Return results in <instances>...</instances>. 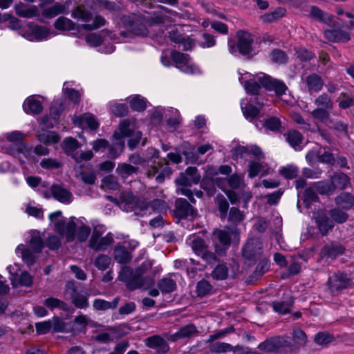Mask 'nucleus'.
Masks as SVG:
<instances>
[{
  "instance_id": "f257e3e1",
  "label": "nucleus",
  "mask_w": 354,
  "mask_h": 354,
  "mask_svg": "<svg viewBox=\"0 0 354 354\" xmlns=\"http://www.w3.org/2000/svg\"><path fill=\"white\" fill-rule=\"evenodd\" d=\"M307 342L306 333L300 328H295L292 337L276 336L259 345V348L265 352L291 353L304 346Z\"/></svg>"
},
{
  "instance_id": "f03ea898",
  "label": "nucleus",
  "mask_w": 354,
  "mask_h": 354,
  "mask_svg": "<svg viewBox=\"0 0 354 354\" xmlns=\"http://www.w3.org/2000/svg\"><path fill=\"white\" fill-rule=\"evenodd\" d=\"M239 74L240 75L239 82L248 93L257 94L261 86L268 91H274L278 96L284 95L288 90L287 86L282 81L273 79L265 74L255 76L248 72L241 73L240 71Z\"/></svg>"
},
{
  "instance_id": "7ed1b4c3",
  "label": "nucleus",
  "mask_w": 354,
  "mask_h": 354,
  "mask_svg": "<svg viewBox=\"0 0 354 354\" xmlns=\"http://www.w3.org/2000/svg\"><path fill=\"white\" fill-rule=\"evenodd\" d=\"M62 215L61 211H56L49 215L50 222L55 223V232L65 236L68 242L74 241L75 237L80 242L85 241L91 234L90 227L83 223L77 226L74 217L71 218L68 222L62 219L56 221Z\"/></svg>"
},
{
  "instance_id": "20e7f679",
  "label": "nucleus",
  "mask_w": 354,
  "mask_h": 354,
  "mask_svg": "<svg viewBox=\"0 0 354 354\" xmlns=\"http://www.w3.org/2000/svg\"><path fill=\"white\" fill-rule=\"evenodd\" d=\"M71 17L82 22V29L87 31L97 30L105 26L106 23V19L102 16L92 12L82 4L77 5L73 8Z\"/></svg>"
},
{
  "instance_id": "39448f33",
  "label": "nucleus",
  "mask_w": 354,
  "mask_h": 354,
  "mask_svg": "<svg viewBox=\"0 0 354 354\" xmlns=\"http://www.w3.org/2000/svg\"><path fill=\"white\" fill-rule=\"evenodd\" d=\"M119 279L126 283L127 288L133 290L140 288H147L154 284L151 277L143 278L140 268L133 271L131 268L124 266L120 272Z\"/></svg>"
},
{
  "instance_id": "423d86ee",
  "label": "nucleus",
  "mask_w": 354,
  "mask_h": 354,
  "mask_svg": "<svg viewBox=\"0 0 354 354\" xmlns=\"http://www.w3.org/2000/svg\"><path fill=\"white\" fill-rule=\"evenodd\" d=\"M120 207L126 212H135L136 214H139L137 209H140V212L147 211L149 208L156 209L158 211L162 210L167 207L165 201L161 200H154L149 205L142 207L140 205V201L131 193H122L120 196ZM143 216L145 213H140Z\"/></svg>"
},
{
  "instance_id": "0eeeda50",
  "label": "nucleus",
  "mask_w": 354,
  "mask_h": 354,
  "mask_svg": "<svg viewBox=\"0 0 354 354\" xmlns=\"http://www.w3.org/2000/svg\"><path fill=\"white\" fill-rule=\"evenodd\" d=\"M171 59L176 64V68L184 73L196 75L201 73L200 68L193 63L187 54L173 51L170 57L163 53L161 56V62L164 66H169L171 64Z\"/></svg>"
},
{
  "instance_id": "6e6552de",
  "label": "nucleus",
  "mask_w": 354,
  "mask_h": 354,
  "mask_svg": "<svg viewBox=\"0 0 354 354\" xmlns=\"http://www.w3.org/2000/svg\"><path fill=\"white\" fill-rule=\"evenodd\" d=\"M134 127V121L131 122L129 120H124L120 122L118 131H116L113 134L115 140H122L126 137L129 138L128 145L131 150L138 146L142 138V133L140 131H136Z\"/></svg>"
},
{
  "instance_id": "1a4fd4ad",
  "label": "nucleus",
  "mask_w": 354,
  "mask_h": 354,
  "mask_svg": "<svg viewBox=\"0 0 354 354\" xmlns=\"http://www.w3.org/2000/svg\"><path fill=\"white\" fill-rule=\"evenodd\" d=\"M124 26L132 34L146 37L149 35L148 26L149 21L145 16L131 15L122 18Z\"/></svg>"
},
{
  "instance_id": "9d476101",
  "label": "nucleus",
  "mask_w": 354,
  "mask_h": 354,
  "mask_svg": "<svg viewBox=\"0 0 354 354\" xmlns=\"http://www.w3.org/2000/svg\"><path fill=\"white\" fill-rule=\"evenodd\" d=\"M106 228L103 225H96L93 228L91 237L89 240V247L95 251H104L113 243V235L109 232L104 236Z\"/></svg>"
},
{
  "instance_id": "9b49d317",
  "label": "nucleus",
  "mask_w": 354,
  "mask_h": 354,
  "mask_svg": "<svg viewBox=\"0 0 354 354\" xmlns=\"http://www.w3.org/2000/svg\"><path fill=\"white\" fill-rule=\"evenodd\" d=\"M186 243L189 245L194 252L200 256L208 264H214L216 261L215 255L208 251L207 246L203 239L198 235L193 234L187 239Z\"/></svg>"
},
{
  "instance_id": "f8f14e48",
  "label": "nucleus",
  "mask_w": 354,
  "mask_h": 354,
  "mask_svg": "<svg viewBox=\"0 0 354 354\" xmlns=\"http://www.w3.org/2000/svg\"><path fill=\"white\" fill-rule=\"evenodd\" d=\"M238 44L236 46L232 41H228L229 50L231 53L239 51L242 55H248L252 50V43L253 41V36L248 32L240 30L237 32Z\"/></svg>"
},
{
  "instance_id": "ddd939ff",
  "label": "nucleus",
  "mask_w": 354,
  "mask_h": 354,
  "mask_svg": "<svg viewBox=\"0 0 354 354\" xmlns=\"http://www.w3.org/2000/svg\"><path fill=\"white\" fill-rule=\"evenodd\" d=\"M328 283L331 292L335 293L350 287L352 281L347 274L337 272L329 277Z\"/></svg>"
},
{
  "instance_id": "4468645a",
  "label": "nucleus",
  "mask_w": 354,
  "mask_h": 354,
  "mask_svg": "<svg viewBox=\"0 0 354 354\" xmlns=\"http://www.w3.org/2000/svg\"><path fill=\"white\" fill-rule=\"evenodd\" d=\"M232 235L234 236V238L238 237V234L236 230H232L229 228H226L224 230H218L216 229L213 232V239L214 241H218L220 244L223 246L224 250L219 249L217 244H215V250L218 254H222L230 245Z\"/></svg>"
},
{
  "instance_id": "2eb2a0df",
  "label": "nucleus",
  "mask_w": 354,
  "mask_h": 354,
  "mask_svg": "<svg viewBox=\"0 0 354 354\" xmlns=\"http://www.w3.org/2000/svg\"><path fill=\"white\" fill-rule=\"evenodd\" d=\"M108 39L115 42L120 41L115 34L108 30H103L100 32L86 35V42L91 46L96 47L102 45Z\"/></svg>"
},
{
  "instance_id": "dca6fc26",
  "label": "nucleus",
  "mask_w": 354,
  "mask_h": 354,
  "mask_svg": "<svg viewBox=\"0 0 354 354\" xmlns=\"http://www.w3.org/2000/svg\"><path fill=\"white\" fill-rule=\"evenodd\" d=\"M313 218L319 233L322 236H326L334 227L333 221L330 220L324 210L315 212Z\"/></svg>"
},
{
  "instance_id": "f3484780",
  "label": "nucleus",
  "mask_w": 354,
  "mask_h": 354,
  "mask_svg": "<svg viewBox=\"0 0 354 354\" xmlns=\"http://www.w3.org/2000/svg\"><path fill=\"white\" fill-rule=\"evenodd\" d=\"M174 214L179 219L194 218L196 216V210L185 199H178Z\"/></svg>"
},
{
  "instance_id": "a211bd4d",
  "label": "nucleus",
  "mask_w": 354,
  "mask_h": 354,
  "mask_svg": "<svg viewBox=\"0 0 354 354\" xmlns=\"http://www.w3.org/2000/svg\"><path fill=\"white\" fill-rule=\"evenodd\" d=\"M201 180V176L196 167H189L185 174H182L176 179V184L182 186H191L192 183L197 184Z\"/></svg>"
},
{
  "instance_id": "6ab92c4d",
  "label": "nucleus",
  "mask_w": 354,
  "mask_h": 354,
  "mask_svg": "<svg viewBox=\"0 0 354 354\" xmlns=\"http://www.w3.org/2000/svg\"><path fill=\"white\" fill-rule=\"evenodd\" d=\"M261 242L257 239H251L243 249V256L248 259H254L261 254Z\"/></svg>"
},
{
  "instance_id": "aec40b11",
  "label": "nucleus",
  "mask_w": 354,
  "mask_h": 354,
  "mask_svg": "<svg viewBox=\"0 0 354 354\" xmlns=\"http://www.w3.org/2000/svg\"><path fill=\"white\" fill-rule=\"evenodd\" d=\"M345 250L344 247L337 242H330L326 244L320 251L322 258L335 259L342 254Z\"/></svg>"
},
{
  "instance_id": "412c9836",
  "label": "nucleus",
  "mask_w": 354,
  "mask_h": 354,
  "mask_svg": "<svg viewBox=\"0 0 354 354\" xmlns=\"http://www.w3.org/2000/svg\"><path fill=\"white\" fill-rule=\"evenodd\" d=\"M9 153L18 158L21 163H32L35 161L32 149L24 145H19L16 149H10Z\"/></svg>"
},
{
  "instance_id": "4be33fe9",
  "label": "nucleus",
  "mask_w": 354,
  "mask_h": 354,
  "mask_svg": "<svg viewBox=\"0 0 354 354\" xmlns=\"http://www.w3.org/2000/svg\"><path fill=\"white\" fill-rule=\"evenodd\" d=\"M147 347L156 349V354H165L169 351L166 341L159 335H153L145 339Z\"/></svg>"
},
{
  "instance_id": "5701e85b",
  "label": "nucleus",
  "mask_w": 354,
  "mask_h": 354,
  "mask_svg": "<svg viewBox=\"0 0 354 354\" xmlns=\"http://www.w3.org/2000/svg\"><path fill=\"white\" fill-rule=\"evenodd\" d=\"M50 193L54 198L60 203L68 204L73 201L71 192L62 185H53L50 188Z\"/></svg>"
},
{
  "instance_id": "b1692460",
  "label": "nucleus",
  "mask_w": 354,
  "mask_h": 354,
  "mask_svg": "<svg viewBox=\"0 0 354 354\" xmlns=\"http://www.w3.org/2000/svg\"><path fill=\"white\" fill-rule=\"evenodd\" d=\"M161 118L165 117L167 118L168 125L175 127L180 123L179 112L177 109L169 108H160L158 111Z\"/></svg>"
},
{
  "instance_id": "393cba45",
  "label": "nucleus",
  "mask_w": 354,
  "mask_h": 354,
  "mask_svg": "<svg viewBox=\"0 0 354 354\" xmlns=\"http://www.w3.org/2000/svg\"><path fill=\"white\" fill-rule=\"evenodd\" d=\"M73 123L82 128L88 127L91 130H95L99 127L95 118L91 113H85L82 117L75 118Z\"/></svg>"
},
{
  "instance_id": "a878e982",
  "label": "nucleus",
  "mask_w": 354,
  "mask_h": 354,
  "mask_svg": "<svg viewBox=\"0 0 354 354\" xmlns=\"http://www.w3.org/2000/svg\"><path fill=\"white\" fill-rule=\"evenodd\" d=\"M326 39L332 42H346L350 39L347 32L341 29H329L324 31Z\"/></svg>"
},
{
  "instance_id": "bb28decb",
  "label": "nucleus",
  "mask_w": 354,
  "mask_h": 354,
  "mask_svg": "<svg viewBox=\"0 0 354 354\" xmlns=\"http://www.w3.org/2000/svg\"><path fill=\"white\" fill-rule=\"evenodd\" d=\"M218 174L215 169L212 167H209L205 171V176L201 182V187L206 190L208 195H213L214 193V185L211 176H215Z\"/></svg>"
},
{
  "instance_id": "cd10ccee",
  "label": "nucleus",
  "mask_w": 354,
  "mask_h": 354,
  "mask_svg": "<svg viewBox=\"0 0 354 354\" xmlns=\"http://www.w3.org/2000/svg\"><path fill=\"white\" fill-rule=\"evenodd\" d=\"M305 84L310 94L319 92L322 90L324 85L322 78L316 74L307 76L305 80Z\"/></svg>"
},
{
  "instance_id": "c85d7f7f",
  "label": "nucleus",
  "mask_w": 354,
  "mask_h": 354,
  "mask_svg": "<svg viewBox=\"0 0 354 354\" xmlns=\"http://www.w3.org/2000/svg\"><path fill=\"white\" fill-rule=\"evenodd\" d=\"M248 176L253 178L257 176H266L268 174V169L264 162L258 161H250Z\"/></svg>"
},
{
  "instance_id": "c756f323",
  "label": "nucleus",
  "mask_w": 354,
  "mask_h": 354,
  "mask_svg": "<svg viewBox=\"0 0 354 354\" xmlns=\"http://www.w3.org/2000/svg\"><path fill=\"white\" fill-rule=\"evenodd\" d=\"M24 111L28 114H37L42 111L41 102L35 96L28 97L23 104Z\"/></svg>"
},
{
  "instance_id": "7c9ffc66",
  "label": "nucleus",
  "mask_w": 354,
  "mask_h": 354,
  "mask_svg": "<svg viewBox=\"0 0 354 354\" xmlns=\"http://www.w3.org/2000/svg\"><path fill=\"white\" fill-rule=\"evenodd\" d=\"M30 41H41L51 37V33L46 27L35 26L32 28L31 34L25 36Z\"/></svg>"
},
{
  "instance_id": "2f4dec72",
  "label": "nucleus",
  "mask_w": 354,
  "mask_h": 354,
  "mask_svg": "<svg viewBox=\"0 0 354 354\" xmlns=\"http://www.w3.org/2000/svg\"><path fill=\"white\" fill-rule=\"evenodd\" d=\"M286 139L289 145L295 150H301L303 136L297 130H290L285 135Z\"/></svg>"
},
{
  "instance_id": "473e14b6",
  "label": "nucleus",
  "mask_w": 354,
  "mask_h": 354,
  "mask_svg": "<svg viewBox=\"0 0 354 354\" xmlns=\"http://www.w3.org/2000/svg\"><path fill=\"white\" fill-rule=\"evenodd\" d=\"M15 10L17 15L22 17L32 18L39 15V10L35 6H27L21 3L15 6Z\"/></svg>"
},
{
  "instance_id": "72a5a7b5",
  "label": "nucleus",
  "mask_w": 354,
  "mask_h": 354,
  "mask_svg": "<svg viewBox=\"0 0 354 354\" xmlns=\"http://www.w3.org/2000/svg\"><path fill=\"white\" fill-rule=\"evenodd\" d=\"M330 111L323 108H316L311 111L310 115L315 122H319L328 125L332 122V120L330 118Z\"/></svg>"
},
{
  "instance_id": "f704fd0d",
  "label": "nucleus",
  "mask_w": 354,
  "mask_h": 354,
  "mask_svg": "<svg viewBox=\"0 0 354 354\" xmlns=\"http://www.w3.org/2000/svg\"><path fill=\"white\" fill-rule=\"evenodd\" d=\"M80 147L78 141L71 137H68L63 142V149L65 153L73 158H77V149Z\"/></svg>"
},
{
  "instance_id": "c9c22d12",
  "label": "nucleus",
  "mask_w": 354,
  "mask_h": 354,
  "mask_svg": "<svg viewBox=\"0 0 354 354\" xmlns=\"http://www.w3.org/2000/svg\"><path fill=\"white\" fill-rule=\"evenodd\" d=\"M10 280L13 287L30 286L32 283V278L27 272H21L20 275L12 274Z\"/></svg>"
},
{
  "instance_id": "e433bc0d",
  "label": "nucleus",
  "mask_w": 354,
  "mask_h": 354,
  "mask_svg": "<svg viewBox=\"0 0 354 354\" xmlns=\"http://www.w3.org/2000/svg\"><path fill=\"white\" fill-rule=\"evenodd\" d=\"M198 330L194 324H188L182 327L178 332L172 335L171 340L176 341L178 339L187 338L196 335Z\"/></svg>"
},
{
  "instance_id": "4c0bfd02",
  "label": "nucleus",
  "mask_w": 354,
  "mask_h": 354,
  "mask_svg": "<svg viewBox=\"0 0 354 354\" xmlns=\"http://www.w3.org/2000/svg\"><path fill=\"white\" fill-rule=\"evenodd\" d=\"M313 188L320 194H330L335 190V185L331 180L318 181L313 184Z\"/></svg>"
},
{
  "instance_id": "58836bf2",
  "label": "nucleus",
  "mask_w": 354,
  "mask_h": 354,
  "mask_svg": "<svg viewBox=\"0 0 354 354\" xmlns=\"http://www.w3.org/2000/svg\"><path fill=\"white\" fill-rule=\"evenodd\" d=\"M16 253L20 255L23 261L28 265H32L35 259V254L33 250L30 248H25L24 245H19L16 248Z\"/></svg>"
},
{
  "instance_id": "ea45409f",
  "label": "nucleus",
  "mask_w": 354,
  "mask_h": 354,
  "mask_svg": "<svg viewBox=\"0 0 354 354\" xmlns=\"http://www.w3.org/2000/svg\"><path fill=\"white\" fill-rule=\"evenodd\" d=\"M44 304L50 310H53L55 308H58L64 311L69 310V307L66 302L53 297L46 299L44 301Z\"/></svg>"
},
{
  "instance_id": "a19ab883",
  "label": "nucleus",
  "mask_w": 354,
  "mask_h": 354,
  "mask_svg": "<svg viewBox=\"0 0 354 354\" xmlns=\"http://www.w3.org/2000/svg\"><path fill=\"white\" fill-rule=\"evenodd\" d=\"M309 15L310 17L318 21L325 24H329L331 22V17L315 6H312L310 7Z\"/></svg>"
},
{
  "instance_id": "79ce46f5",
  "label": "nucleus",
  "mask_w": 354,
  "mask_h": 354,
  "mask_svg": "<svg viewBox=\"0 0 354 354\" xmlns=\"http://www.w3.org/2000/svg\"><path fill=\"white\" fill-rule=\"evenodd\" d=\"M335 203L342 208L348 209L354 205V197L349 193L343 192L336 197Z\"/></svg>"
},
{
  "instance_id": "37998d69",
  "label": "nucleus",
  "mask_w": 354,
  "mask_h": 354,
  "mask_svg": "<svg viewBox=\"0 0 354 354\" xmlns=\"http://www.w3.org/2000/svg\"><path fill=\"white\" fill-rule=\"evenodd\" d=\"M114 258L119 263H126L131 260V257L125 245H118L114 250Z\"/></svg>"
},
{
  "instance_id": "c03bdc74",
  "label": "nucleus",
  "mask_w": 354,
  "mask_h": 354,
  "mask_svg": "<svg viewBox=\"0 0 354 354\" xmlns=\"http://www.w3.org/2000/svg\"><path fill=\"white\" fill-rule=\"evenodd\" d=\"M120 299L115 297L112 301H107L104 299H96L93 301V308L97 310H105L115 309L118 305Z\"/></svg>"
},
{
  "instance_id": "a18cd8bd",
  "label": "nucleus",
  "mask_w": 354,
  "mask_h": 354,
  "mask_svg": "<svg viewBox=\"0 0 354 354\" xmlns=\"http://www.w3.org/2000/svg\"><path fill=\"white\" fill-rule=\"evenodd\" d=\"M241 107L245 118L250 120L254 119L259 113V110L254 106L250 104L247 100L241 101Z\"/></svg>"
},
{
  "instance_id": "49530a36",
  "label": "nucleus",
  "mask_w": 354,
  "mask_h": 354,
  "mask_svg": "<svg viewBox=\"0 0 354 354\" xmlns=\"http://www.w3.org/2000/svg\"><path fill=\"white\" fill-rule=\"evenodd\" d=\"M37 138L41 142L45 144H55L60 140V137L56 132L49 131H44L38 133Z\"/></svg>"
},
{
  "instance_id": "de8ad7c7",
  "label": "nucleus",
  "mask_w": 354,
  "mask_h": 354,
  "mask_svg": "<svg viewBox=\"0 0 354 354\" xmlns=\"http://www.w3.org/2000/svg\"><path fill=\"white\" fill-rule=\"evenodd\" d=\"M55 28L60 30H72L76 28V24L70 19L60 17L54 24Z\"/></svg>"
},
{
  "instance_id": "09e8293b",
  "label": "nucleus",
  "mask_w": 354,
  "mask_h": 354,
  "mask_svg": "<svg viewBox=\"0 0 354 354\" xmlns=\"http://www.w3.org/2000/svg\"><path fill=\"white\" fill-rule=\"evenodd\" d=\"M158 286L162 292L170 293L176 288V283L170 277H167L158 281Z\"/></svg>"
},
{
  "instance_id": "8fccbe9b",
  "label": "nucleus",
  "mask_w": 354,
  "mask_h": 354,
  "mask_svg": "<svg viewBox=\"0 0 354 354\" xmlns=\"http://www.w3.org/2000/svg\"><path fill=\"white\" fill-rule=\"evenodd\" d=\"M317 108H323L328 110H331L333 108V102L330 97L326 93H324L319 95L314 102Z\"/></svg>"
},
{
  "instance_id": "3c124183",
  "label": "nucleus",
  "mask_w": 354,
  "mask_h": 354,
  "mask_svg": "<svg viewBox=\"0 0 354 354\" xmlns=\"http://www.w3.org/2000/svg\"><path fill=\"white\" fill-rule=\"evenodd\" d=\"M292 306V301H279L272 303V308L274 311L281 315H286L290 311Z\"/></svg>"
},
{
  "instance_id": "603ef678",
  "label": "nucleus",
  "mask_w": 354,
  "mask_h": 354,
  "mask_svg": "<svg viewBox=\"0 0 354 354\" xmlns=\"http://www.w3.org/2000/svg\"><path fill=\"white\" fill-rule=\"evenodd\" d=\"M64 6L60 3H55L50 7L44 9L42 16L44 18H53L58 15L63 13Z\"/></svg>"
},
{
  "instance_id": "864d4df0",
  "label": "nucleus",
  "mask_w": 354,
  "mask_h": 354,
  "mask_svg": "<svg viewBox=\"0 0 354 354\" xmlns=\"http://www.w3.org/2000/svg\"><path fill=\"white\" fill-rule=\"evenodd\" d=\"M169 37L175 43L183 44L185 50H189L192 48V44L189 39H185L177 30H172L169 32Z\"/></svg>"
},
{
  "instance_id": "5fc2aeb1",
  "label": "nucleus",
  "mask_w": 354,
  "mask_h": 354,
  "mask_svg": "<svg viewBox=\"0 0 354 354\" xmlns=\"http://www.w3.org/2000/svg\"><path fill=\"white\" fill-rule=\"evenodd\" d=\"M314 340L317 345L327 346L335 340V337L328 333L319 332L315 336Z\"/></svg>"
},
{
  "instance_id": "6e6d98bb",
  "label": "nucleus",
  "mask_w": 354,
  "mask_h": 354,
  "mask_svg": "<svg viewBox=\"0 0 354 354\" xmlns=\"http://www.w3.org/2000/svg\"><path fill=\"white\" fill-rule=\"evenodd\" d=\"M137 171V167L127 163H119L116 169L117 173L124 178L136 173Z\"/></svg>"
},
{
  "instance_id": "4d7b16f0",
  "label": "nucleus",
  "mask_w": 354,
  "mask_h": 354,
  "mask_svg": "<svg viewBox=\"0 0 354 354\" xmlns=\"http://www.w3.org/2000/svg\"><path fill=\"white\" fill-rule=\"evenodd\" d=\"M131 108L136 111H142L147 107V102L144 97L140 95H135L131 97L130 100Z\"/></svg>"
},
{
  "instance_id": "13d9d810",
  "label": "nucleus",
  "mask_w": 354,
  "mask_h": 354,
  "mask_svg": "<svg viewBox=\"0 0 354 354\" xmlns=\"http://www.w3.org/2000/svg\"><path fill=\"white\" fill-rule=\"evenodd\" d=\"M101 187L104 190H117L120 185L114 176H108L102 180Z\"/></svg>"
},
{
  "instance_id": "bf43d9fd",
  "label": "nucleus",
  "mask_w": 354,
  "mask_h": 354,
  "mask_svg": "<svg viewBox=\"0 0 354 354\" xmlns=\"http://www.w3.org/2000/svg\"><path fill=\"white\" fill-rule=\"evenodd\" d=\"M292 120L297 123L298 124L301 125V128L306 131H310L311 132L316 131L317 130L318 131H320V129L318 127V125L316 126V127H311V125L307 122H306L304 118L298 113H294L292 115Z\"/></svg>"
},
{
  "instance_id": "052dcab7",
  "label": "nucleus",
  "mask_w": 354,
  "mask_h": 354,
  "mask_svg": "<svg viewBox=\"0 0 354 354\" xmlns=\"http://www.w3.org/2000/svg\"><path fill=\"white\" fill-rule=\"evenodd\" d=\"M337 102L341 109H347L354 105V97L347 93H341L338 97Z\"/></svg>"
},
{
  "instance_id": "680f3d73",
  "label": "nucleus",
  "mask_w": 354,
  "mask_h": 354,
  "mask_svg": "<svg viewBox=\"0 0 354 354\" xmlns=\"http://www.w3.org/2000/svg\"><path fill=\"white\" fill-rule=\"evenodd\" d=\"M329 215L333 221L338 223H343L346 222L348 218V215L346 212L337 208L330 209Z\"/></svg>"
},
{
  "instance_id": "e2e57ef3",
  "label": "nucleus",
  "mask_w": 354,
  "mask_h": 354,
  "mask_svg": "<svg viewBox=\"0 0 354 354\" xmlns=\"http://www.w3.org/2000/svg\"><path fill=\"white\" fill-rule=\"evenodd\" d=\"M335 187L337 186L341 189H344L349 184L350 179L348 176L343 173L335 174L332 181Z\"/></svg>"
},
{
  "instance_id": "0e129e2a",
  "label": "nucleus",
  "mask_w": 354,
  "mask_h": 354,
  "mask_svg": "<svg viewBox=\"0 0 354 354\" xmlns=\"http://www.w3.org/2000/svg\"><path fill=\"white\" fill-rule=\"evenodd\" d=\"M80 292L78 286L75 281H70L66 283L64 294L66 298L71 300L73 299Z\"/></svg>"
},
{
  "instance_id": "69168bd1",
  "label": "nucleus",
  "mask_w": 354,
  "mask_h": 354,
  "mask_svg": "<svg viewBox=\"0 0 354 354\" xmlns=\"http://www.w3.org/2000/svg\"><path fill=\"white\" fill-rule=\"evenodd\" d=\"M232 350V345L225 342H215L214 344H212L209 346V351L212 353H226L231 351Z\"/></svg>"
},
{
  "instance_id": "338daca9",
  "label": "nucleus",
  "mask_w": 354,
  "mask_h": 354,
  "mask_svg": "<svg viewBox=\"0 0 354 354\" xmlns=\"http://www.w3.org/2000/svg\"><path fill=\"white\" fill-rule=\"evenodd\" d=\"M212 286L206 280L200 281L196 286V293L199 297H203L210 292Z\"/></svg>"
},
{
  "instance_id": "774afa93",
  "label": "nucleus",
  "mask_w": 354,
  "mask_h": 354,
  "mask_svg": "<svg viewBox=\"0 0 354 354\" xmlns=\"http://www.w3.org/2000/svg\"><path fill=\"white\" fill-rule=\"evenodd\" d=\"M71 302L77 308H86L88 306L87 296L80 292L71 299Z\"/></svg>"
}]
</instances>
